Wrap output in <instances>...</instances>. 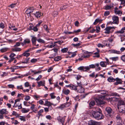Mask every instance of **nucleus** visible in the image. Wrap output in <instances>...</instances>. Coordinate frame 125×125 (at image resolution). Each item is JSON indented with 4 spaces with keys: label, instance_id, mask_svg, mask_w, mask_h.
<instances>
[{
    "label": "nucleus",
    "instance_id": "obj_1",
    "mask_svg": "<svg viewBox=\"0 0 125 125\" xmlns=\"http://www.w3.org/2000/svg\"><path fill=\"white\" fill-rule=\"evenodd\" d=\"M92 115L94 118L97 120L101 119L104 117L102 113L98 111H93L92 113Z\"/></svg>",
    "mask_w": 125,
    "mask_h": 125
},
{
    "label": "nucleus",
    "instance_id": "obj_2",
    "mask_svg": "<svg viewBox=\"0 0 125 125\" xmlns=\"http://www.w3.org/2000/svg\"><path fill=\"white\" fill-rule=\"evenodd\" d=\"M102 97L98 98H96L95 99L97 104L99 106H101L105 104V102L101 100Z\"/></svg>",
    "mask_w": 125,
    "mask_h": 125
},
{
    "label": "nucleus",
    "instance_id": "obj_3",
    "mask_svg": "<svg viewBox=\"0 0 125 125\" xmlns=\"http://www.w3.org/2000/svg\"><path fill=\"white\" fill-rule=\"evenodd\" d=\"M112 19L113 21L112 23L118 24L119 21L118 17L115 15L114 16L112 17Z\"/></svg>",
    "mask_w": 125,
    "mask_h": 125
},
{
    "label": "nucleus",
    "instance_id": "obj_4",
    "mask_svg": "<svg viewBox=\"0 0 125 125\" xmlns=\"http://www.w3.org/2000/svg\"><path fill=\"white\" fill-rule=\"evenodd\" d=\"M113 28H115V27H106L104 29L105 30L104 33L107 34H109L111 32L110 30Z\"/></svg>",
    "mask_w": 125,
    "mask_h": 125
},
{
    "label": "nucleus",
    "instance_id": "obj_5",
    "mask_svg": "<svg viewBox=\"0 0 125 125\" xmlns=\"http://www.w3.org/2000/svg\"><path fill=\"white\" fill-rule=\"evenodd\" d=\"M78 70H82L83 71H86L90 69V68L88 66H81L78 68Z\"/></svg>",
    "mask_w": 125,
    "mask_h": 125
},
{
    "label": "nucleus",
    "instance_id": "obj_6",
    "mask_svg": "<svg viewBox=\"0 0 125 125\" xmlns=\"http://www.w3.org/2000/svg\"><path fill=\"white\" fill-rule=\"evenodd\" d=\"M31 41L32 45H35L36 41L37 40V38L34 36H31Z\"/></svg>",
    "mask_w": 125,
    "mask_h": 125
},
{
    "label": "nucleus",
    "instance_id": "obj_7",
    "mask_svg": "<svg viewBox=\"0 0 125 125\" xmlns=\"http://www.w3.org/2000/svg\"><path fill=\"white\" fill-rule=\"evenodd\" d=\"M118 111L121 113H125V105H123L122 107H118Z\"/></svg>",
    "mask_w": 125,
    "mask_h": 125
},
{
    "label": "nucleus",
    "instance_id": "obj_8",
    "mask_svg": "<svg viewBox=\"0 0 125 125\" xmlns=\"http://www.w3.org/2000/svg\"><path fill=\"white\" fill-rule=\"evenodd\" d=\"M57 119L60 122L62 125L63 124L65 120L64 118L59 116L57 117Z\"/></svg>",
    "mask_w": 125,
    "mask_h": 125
},
{
    "label": "nucleus",
    "instance_id": "obj_9",
    "mask_svg": "<svg viewBox=\"0 0 125 125\" xmlns=\"http://www.w3.org/2000/svg\"><path fill=\"white\" fill-rule=\"evenodd\" d=\"M116 81V82L114 83L115 85H117L119 84H121L122 81L121 79L118 78H117L115 79V81Z\"/></svg>",
    "mask_w": 125,
    "mask_h": 125
},
{
    "label": "nucleus",
    "instance_id": "obj_10",
    "mask_svg": "<svg viewBox=\"0 0 125 125\" xmlns=\"http://www.w3.org/2000/svg\"><path fill=\"white\" fill-rule=\"evenodd\" d=\"M88 124L89 125H98V123L95 121L91 120L89 122Z\"/></svg>",
    "mask_w": 125,
    "mask_h": 125
},
{
    "label": "nucleus",
    "instance_id": "obj_11",
    "mask_svg": "<svg viewBox=\"0 0 125 125\" xmlns=\"http://www.w3.org/2000/svg\"><path fill=\"white\" fill-rule=\"evenodd\" d=\"M34 10V9L33 8H30L27 9L26 11V12L27 14H30Z\"/></svg>",
    "mask_w": 125,
    "mask_h": 125
},
{
    "label": "nucleus",
    "instance_id": "obj_12",
    "mask_svg": "<svg viewBox=\"0 0 125 125\" xmlns=\"http://www.w3.org/2000/svg\"><path fill=\"white\" fill-rule=\"evenodd\" d=\"M45 102L44 105L48 106V107L51 106L52 105H53V104L52 103H51L50 102L48 101L47 100H45Z\"/></svg>",
    "mask_w": 125,
    "mask_h": 125
},
{
    "label": "nucleus",
    "instance_id": "obj_13",
    "mask_svg": "<svg viewBox=\"0 0 125 125\" xmlns=\"http://www.w3.org/2000/svg\"><path fill=\"white\" fill-rule=\"evenodd\" d=\"M110 52L111 53H113L119 54L121 53V52L119 51H117L115 50H110Z\"/></svg>",
    "mask_w": 125,
    "mask_h": 125
},
{
    "label": "nucleus",
    "instance_id": "obj_14",
    "mask_svg": "<svg viewBox=\"0 0 125 125\" xmlns=\"http://www.w3.org/2000/svg\"><path fill=\"white\" fill-rule=\"evenodd\" d=\"M124 102L123 101L121 100L119 101L118 104V106L119 107H121L123 105H124Z\"/></svg>",
    "mask_w": 125,
    "mask_h": 125
},
{
    "label": "nucleus",
    "instance_id": "obj_15",
    "mask_svg": "<svg viewBox=\"0 0 125 125\" xmlns=\"http://www.w3.org/2000/svg\"><path fill=\"white\" fill-rule=\"evenodd\" d=\"M7 112L6 109H2L1 110H0V114L1 115L7 114Z\"/></svg>",
    "mask_w": 125,
    "mask_h": 125
},
{
    "label": "nucleus",
    "instance_id": "obj_16",
    "mask_svg": "<svg viewBox=\"0 0 125 125\" xmlns=\"http://www.w3.org/2000/svg\"><path fill=\"white\" fill-rule=\"evenodd\" d=\"M105 111L109 114H110L112 112V109L111 108L107 107L106 108Z\"/></svg>",
    "mask_w": 125,
    "mask_h": 125
},
{
    "label": "nucleus",
    "instance_id": "obj_17",
    "mask_svg": "<svg viewBox=\"0 0 125 125\" xmlns=\"http://www.w3.org/2000/svg\"><path fill=\"white\" fill-rule=\"evenodd\" d=\"M84 88L83 87L78 88L77 91L78 92L82 93L84 92Z\"/></svg>",
    "mask_w": 125,
    "mask_h": 125
},
{
    "label": "nucleus",
    "instance_id": "obj_18",
    "mask_svg": "<svg viewBox=\"0 0 125 125\" xmlns=\"http://www.w3.org/2000/svg\"><path fill=\"white\" fill-rule=\"evenodd\" d=\"M35 16L37 18H39L40 16L42 15L43 13H40L39 11L37 12L35 14H34Z\"/></svg>",
    "mask_w": 125,
    "mask_h": 125
},
{
    "label": "nucleus",
    "instance_id": "obj_19",
    "mask_svg": "<svg viewBox=\"0 0 125 125\" xmlns=\"http://www.w3.org/2000/svg\"><path fill=\"white\" fill-rule=\"evenodd\" d=\"M37 83L38 84V87H40L41 85L44 86V82H43L42 81L37 82Z\"/></svg>",
    "mask_w": 125,
    "mask_h": 125
},
{
    "label": "nucleus",
    "instance_id": "obj_20",
    "mask_svg": "<svg viewBox=\"0 0 125 125\" xmlns=\"http://www.w3.org/2000/svg\"><path fill=\"white\" fill-rule=\"evenodd\" d=\"M17 117L21 121H26L25 117L24 116H21L19 115Z\"/></svg>",
    "mask_w": 125,
    "mask_h": 125
},
{
    "label": "nucleus",
    "instance_id": "obj_21",
    "mask_svg": "<svg viewBox=\"0 0 125 125\" xmlns=\"http://www.w3.org/2000/svg\"><path fill=\"white\" fill-rule=\"evenodd\" d=\"M107 80L108 81L110 82H114L115 81V79H114L111 76L109 77Z\"/></svg>",
    "mask_w": 125,
    "mask_h": 125
},
{
    "label": "nucleus",
    "instance_id": "obj_22",
    "mask_svg": "<svg viewBox=\"0 0 125 125\" xmlns=\"http://www.w3.org/2000/svg\"><path fill=\"white\" fill-rule=\"evenodd\" d=\"M8 49L9 48H4L1 49L0 50V51L1 52H4L8 51Z\"/></svg>",
    "mask_w": 125,
    "mask_h": 125
},
{
    "label": "nucleus",
    "instance_id": "obj_23",
    "mask_svg": "<svg viewBox=\"0 0 125 125\" xmlns=\"http://www.w3.org/2000/svg\"><path fill=\"white\" fill-rule=\"evenodd\" d=\"M110 59L112 60L113 61H115L118 60L119 57L118 56L111 57L109 58Z\"/></svg>",
    "mask_w": 125,
    "mask_h": 125
},
{
    "label": "nucleus",
    "instance_id": "obj_24",
    "mask_svg": "<svg viewBox=\"0 0 125 125\" xmlns=\"http://www.w3.org/2000/svg\"><path fill=\"white\" fill-rule=\"evenodd\" d=\"M70 91L69 90L67 89L63 90L62 91L63 93L66 95H68Z\"/></svg>",
    "mask_w": 125,
    "mask_h": 125
},
{
    "label": "nucleus",
    "instance_id": "obj_25",
    "mask_svg": "<svg viewBox=\"0 0 125 125\" xmlns=\"http://www.w3.org/2000/svg\"><path fill=\"white\" fill-rule=\"evenodd\" d=\"M29 111L28 109H26L25 108H22L21 109V112L22 113H26L28 112Z\"/></svg>",
    "mask_w": 125,
    "mask_h": 125
},
{
    "label": "nucleus",
    "instance_id": "obj_26",
    "mask_svg": "<svg viewBox=\"0 0 125 125\" xmlns=\"http://www.w3.org/2000/svg\"><path fill=\"white\" fill-rule=\"evenodd\" d=\"M15 47L12 49V51H21V49L20 48H17L16 47Z\"/></svg>",
    "mask_w": 125,
    "mask_h": 125
},
{
    "label": "nucleus",
    "instance_id": "obj_27",
    "mask_svg": "<svg viewBox=\"0 0 125 125\" xmlns=\"http://www.w3.org/2000/svg\"><path fill=\"white\" fill-rule=\"evenodd\" d=\"M24 43L25 45L27 44H29L30 42V41L29 39H26L24 40Z\"/></svg>",
    "mask_w": 125,
    "mask_h": 125
},
{
    "label": "nucleus",
    "instance_id": "obj_28",
    "mask_svg": "<svg viewBox=\"0 0 125 125\" xmlns=\"http://www.w3.org/2000/svg\"><path fill=\"white\" fill-rule=\"evenodd\" d=\"M16 56L15 54L13 53H11L10 55V58L11 60H13L15 58L13 57Z\"/></svg>",
    "mask_w": 125,
    "mask_h": 125
},
{
    "label": "nucleus",
    "instance_id": "obj_29",
    "mask_svg": "<svg viewBox=\"0 0 125 125\" xmlns=\"http://www.w3.org/2000/svg\"><path fill=\"white\" fill-rule=\"evenodd\" d=\"M37 41L39 42L42 43H45V42L44 40L41 38L37 39Z\"/></svg>",
    "mask_w": 125,
    "mask_h": 125
},
{
    "label": "nucleus",
    "instance_id": "obj_30",
    "mask_svg": "<svg viewBox=\"0 0 125 125\" xmlns=\"http://www.w3.org/2000/svg\"><path fill=\"white\" fill-rule=\"evenodd\" d=\"M124 30H125V27H123L121 29L117 31V32L119 33H123L124 32Z\"/></svg>",
    "mask_w": 125,
    "mask_h": 125
},
{
    "label": "nucleus",
    "instance_id": "obj_31",
    "mask_svg": "<svg viewBox=\"0 0 125 125\" xmlns=\"http://www.w3.org/2000/svg\"><path fill=\"white\" fill-rule=\"evenodd\" d=\"M54 60L55 61H58L59 60H60L61 59V57L58 56L54 58Z\"/></svg>",
    "mask_w": 125,
    "mask_h": 125
},
{
    "label": "nucleus",
    "instance_id": "obj_32",
    "mask_svg": "<svg viewBox=\"0 0 125 125\" xmlns=\"http://www.w3.org/2000/svg\"><path fill=\"white\" fill-rule=\"evenodd\" d=\"M105 62H101L100 63V65L102 67H105L106 65L105 64Z\"/></svg>",
    "mask_w": 125,
    "mask_h": 125
},
{
    "label": "nucleus",
    "instance_id": "obj_33",
    "mask_svg": "<svg viewBox=\"0 0 125 125\" xmlns=\"http://www.w3.org/2000/svg\"><path fill=\"white\" fill-rule=\"evenodd\" d=\"M71 89H73L74 90H77L78 89V88L76 86H75L74 85H71Z\"/></svg>",
    "mask_w": 125,
    "mask_h": 125
},
{
    "label": "nucleus",
    "instance_id": "obj_34",
    "mask_svg": "<svg viewBox=\"0 0 125 125\" xmlns=\"http://www.w3.org/2000/svg\"><path fill=\"white\" fill-rule=\"evenodd\" d=\"M30 55V54L29 53H27V52H26V51L23 53L22 55L24 56H25L26 57H27Z\"/></svg>",
    "mask_w": 125,
    "mask_h": 125
},
{
    "label": "nucleus",
    "instance_id": "obj_35",
    "mask_svg": "<svg viewBox=\"0 0 125 125\" xmlns=\"http://www.w3.org/2000/svg\"><path fill=\"white\" fill-rule=\"evenodd\" d=\"M68 50V49L67 48H64L62 49L61 51L63 53H65Z\"/></svg>",
    "mask_w": 125,
    "mask_h": 125
},
{
    "label": "nucleus",
    "instance_id": "obj_36",
    "mask_svg": "<svg viewBox=\"0 0 125 125\" xmlns=\"http://www.w3.org/2000/svg\"><path fill=\"white\" fill-rule=\"evenodd\" d=\"M95 104V102L94 101L91 102L89 103V105L90 107L94 106Z\"/></svg>",
    "mask_w": 125,
    "mask_h": 125
},
{
    "label": "nucleus",
    "instance_id": "obj_37",
    "mask_svg": "<svg viewBox=\"0 0 125 125\" xmlns=\"http://www.w3.org/2000/svg\"><path fill=\"white\" fill-rule=\"evenodd\" d=\"M54 93H51L50 94L51 99H54L56 98V96L54 95Z\"/></svg>",
    "mask_w": 125,
    "mask_h": 125
},
{
    "label": "nucleus",
    "instance_id": "obj_38",
    "mask_svg": "<svg viewBox=\"0 0 125 125\" xmlns=\"http://www.w3.org/2000/svg\"><path fill=\"white\" fill-rule=\"evenodd\" d=\"M81 44L80 43H78L76 44H72L71 45L74 47H77L80 45Z\"/></svg>",
    "mask_w": 125,
    "mask_h": 125
},
{
    "label": "nucleus",
    "instance_id": "obj_39",
    "mask_svg": "<svg viewBox=\"0 0 125 125\" xmlns=\"http://www.w3.org/2000/svg\"><path fill=\"white\" fill-rule=\"evenodd\" d=\"M100 93L101 94H107L108 92L106 91H105L104 90H101L100 91Z\"/></svg>",
    "mask_w": 125,
    "mask_h": 125
},
{
    "label": "nucleus",
    "instance_id": "obj_40",
    "mask_svg": "<svg viewBox=\"0 0 125 125\" xmlns=\"http://www.w3.org/2000/svg\"><path fill=\"white\" fill-rule=\"evenodd\" d=\"M11 122L12 124H14L15 125H17L19 123L18 121L16 120H13Z\"/></svg>",
    "mask_w": 125,
    "mask_h": 125
},
{
    "label": "nucleus",
    "instance_id": "obj_41",
    "mask_svg": "<svg viewBox=\"0 0 125 125\" xmlns=\"http://www.w3.org/2000/svg\"><path fill=\"white\" fill-rule=\"evenodd\" d=\"M16 3H13L12 4L10 5H9V7H11V8H13L16 5Z\"/></svg>",
    "mask_w": 125,
    "mask_h": 125
},
{
    "label": "nucleus",
    "instance_id": "obj_42",
    "mask_svg": "<svg viewBox=\"0 0 125 125\" xmlns=\"http://www.w3.org/2000/svg\"><path fill=\"white\" fill-rule=\"evenodd\" d=\"M43 111V110L42 109H41L38 112V115H39V116L42 115L41 113H42Z\"/></svg>",
    "mask_w": 125,
    "mask_h": 125
},
{
    "label": "nucleus",
    "instance_id": "obj_43",
    "mask_svg": "<svg viewBox=\"0 0 125 125\" xmlns=\"http://www.w3.org/2000/svg\"><path fill=\"white\" fill-rule=\"evenodd\" d=\"M115 13L116 14H118L119 15L120 14H122V12L120 10H118V11H116L115 12Z\"/></svg>",
    "mask_w": 125,
    "mask_h": 125
},
{
    "label": "nucleus",
    "instance_id": "obj_44",
    "mask_svg": "<svg viewBox=\"0 0 125 125\" xmlns=\"http://www.w3.org/2000/svg\"><path fill=\"white\" fill-rule=\"evenodd\" d=\"M96 32L98 33L100 31V28L99 26H97L96 27Z\"/></svg>",
    "mask_w": 125,
    "mask_h": 125
},
{
    "label": "nucleus",
    "instance_id": "obj_45",
    "mask_svg": "<svg viewBox=\"0 0 125 125\" xmlns=\"http://www.w3.org/2000/svg\"><path fill=\"white\" fill-rule=\"evenodd\" d=\"M44 29L47 32H48L49 29L48 28L47 26L46 25H44Z\"/></svg>",
    "mask_w": 125,
    "mask_h": 125
},
{
    "label": "nucleus",
    "instance_id": "obj_46",
    "mask_svg": "<svg viewBox=\"0 0 125 125\" xmlns=\"http://www.w3.org/2000/svg\"><path fill=\"white\" fill-rule=\"evenodd\" d=\"M12 114L14 115L15 116L17 117H18L19 115L15 111L13 112Z\"/></svg>",
    "mask_w": 125,
    "mask_h": 125
},
{
    "label": "nucleus",
    "instance_id": "obj_47",
    "mask_svg": "<svg viewBox=\"0 0 125 125\" xmlns=\"http://www.w3.org/2000/svg\"><path fill=\"white\" fill-rule=\"evenodd\" d=\"M35 106V105L33 104H31V108L33 112H35V111H34V109Z\"/></svg>",
    "mask_w": 125,
    "mask_h": 125
},
{
    "label": "nucleus",
    "instance_id": "obj_48",
    "mask_svg": "<svg viewBox=\"0 0 125 125\" xmlns=\"http://www.w3.org/2000/svg\"><path fill=\"white\" fill-rule=\"evenodd\" d=\"M56 55V53H53L50 55V56L49 57V58H52L54 57Z\"/></svg>",
    "mask_w": 125,
    "mask_h": 125
},
{
    "label": "nucleus",
    "instance_id": "obj_49",
    "mask_svg": "<svg viewBox=\"0 0 125 125\" xmlns=\"http://www.w3.org/2000/svg\"><path fill=\"white\" fill-rule=\"evenodd\" d=\"M111 95L113 96H119V95L116 93H113L111 94Z\"/></svg>",
    "mask_w": 125,
    "mask_h": 125
},
{
    "label": "nucleus",
    "instance_id": "obj_50",
    "mask_svg": "<svg viewBox=\"0 0 125 125\" xmlns=\"http://www.w3.org/2000/svg\"><path fill=\"white\" fill-rule=\"evenodd\" d=\"M99 19L97 18L96 19L95 21L93 23V24L94 25H95L98 22H99Z\"/></svg>",
    "mask_w": 125,
    "mask_h": 125
},
{
    "label": "nucleus",
    "instance_id": "obj_51",
    "mask_svg": "<svg viewBox=\"0 0 125 125\" xmlns=\"http://www.w3.org/2000/svg\"><path fill=\"white\" fill-rule=\"evenodd\" d=\"M27 101H28L30 99V97L28 95L26 96L24 98Z\"/></svg>",
    "mask_w": 125,
    "mask_h": 125
},
{
    "label": "nucleus",
    "instance_id": "obj_52",
    "mask_svg": "<svg viewBox=\"0 0 125 125\" xmlns=\"http://www.w3.org/2000/svg\"><path fill=\"white\" fill-rule=\"evenodd\" d=\"M97 46L99 47H101L103 48L105 46L104 45H102V44L101 43H99L97 44Z\"/></svg>",
    "mask_w": 125,
    "mask_h": 125
},
{
    "label": "nucleus",
    "instance_id": "obj_53",
    "mask_svg": "<svg viewBox=\"0 0 125 125\" xmlns=\"http://www.w3.org/2000/svg\"><path fill=\"white\" fill-rule=\"evenodd\" d=\"M110 14V12L108 11H106L104 13V15L105 16H107Z\"/></svg>",
    "mask_w": 125,
    "mask_h": 125
},
{
    "label": "nucleus",
    "instance_id": "obj_54",
    "mask_svg": "<svg viewBox=\"0 0 125 125\" xmlns=\"http://www.w3.org/2000/svg\"><path fill=\"white\" fill-rule=\"evenodd\" d=\"M37 61V59H33L31 60V63H34L36 62Z\"/></svg>",
    "mask_w": 125,
    "mask_h": 125
},
{
    "label": "nucleus",
    "instance_id": "obj_55",
    "mask_svg": "<svg viewBox=\"0 0 125 125\" xmlns=\"http://www.w3.org/2000/svg\"><path fill=\"white\" fill-rule=\"evenodd\" d=\"M77 88L83 87L82 84H81V83H77Z\"/></svg>",
    "mask_w": 125,
    "mask_h": 125
},
{
    "label": "nucleus",
    "instance_id": "obj_56",
    "mask_svg": "<svg viewBox=\"0 0 125 125\" xmlns=\"http://www.w3.org/2000/svg\"><path fill=\"white\" fill-rule=\"evenodd\" d=\"M58 14V13L56 11H54L53 13V16L55 17H56Z\"/></svg>",
    "mask_w": 125,
    "mask_h": 125
},
{
    "label": "nucleus",
    "instance_id": "obj_57",
    "mask_svg": "<svg viewBox=\"0 0 125 125\" xmlns=\"http://www.w3.org/2000/svg\"><path fill=\"white\" fill-rule=\"evenodd\" d=\"M67 8V7L66 6H64L62 7H61L60 8V9L61 10H65Z\"/></svg>",
    "mask_w": 125,
    "mask_h": 125
},
{
    "label": "nucleus",
    "instance_id": "obj_58",
    "mask_svg": "<svg viewBox=\"0 0 125 125\" xmlns=\"http://www.w3.org/2000/svg\"><path fill=\"white\" fill-rule=\"evenodd\" d=\"M42 76L41 75H40L36 79V80L37 81H39L42 77Z\"/></svg>",
    "mask_w": 125,
    "mask_h": 125
},
{
    "label": "nucleus",
    "instance_id": "obj_59",
    "mask_svg": "<svg viewBox=\"0 0 125 125\" xmlns=\"http://www.w3.org/2000/svg\"><path fill=\"white\" fill-rule=\"evenodd\" d=\"M4 24L2 22H1L0 24V27L1 28L3 29L4 28Z\"/></svg>",
    "mask_w": 125,
    "mask_h": 125
},
{
    "label": "nucleus",
    "instance_id": "obj_60",
    "mask_svg": "<svg viewBox=\"0 0 125 125\" xmlns=\"http://www.w3.org/2000/svg\"><path fill=\"white\" fill-rule=\"evenodd\" d=\"M15 27V26L14 25H13V24H12L11 25L10 24V26H9V28L11 30H12V29L14 28Z\"/></svg>",
    "mask_w": 125,
    "mask_h": 125
},
{
    "label": "nucleus",
    "instance_id": "obj_61",
    "mask_svg": "<svg viewBox=\"0 0 125 125\" xmlns=\"http://www.w3.org/2000/svg\"><path fill=\"white\" fill-rule=\"evenodd\" d=\"M111 8V7L108 6V5H107L106 6H105V10H109Z\"/></svg>",
    "mask_w": 125,
    "mask_h": 125
},
{
    "label": "nucleus",
    "instance_id": "obj_62",
    "mask_svg": "<svg viewBox=\"0 0 125 125\" xmlns=\"http://www.w3.org/2000/svg\"><path fill=\"white\" fill-rule=\"evenodd\" d=\"M95 67V65L94 64H91L89 65V67L90 68H94Z\"/></svg>",
    "mask_w": 125,
    "mask_h": 125
},
{
    "label": "nucleus",
    "instance_id": "obj_63",
    "mask_svg": "<svg viewBox=\"0 0 125 125\" xmlns=\"http://www.w3.org/2000/svg\"><path fill=\"white\" fill-rule=\"evenodd\" d=\"M30 85L29 83L27 82H26L24 84V86L25 87H28Z\"/></svg>",
    "mask_w": 125,
    "mask_h": 125
},
{
    "label": "nucleus",
    "instance_id": "obj_64",
    "mask_svg": "<svg viewBox=\"0 0 125 125\" xmlns=\"http://www.w3.org/2000/svg\"><path fill=\"white\" fill-rule=\"evenodd\" d=\"M122 60L124 62H125V55H124L121 57Z\"/></svg>",
    "mask_w": 125,
    "mask_h": 125
}]
</instances>
